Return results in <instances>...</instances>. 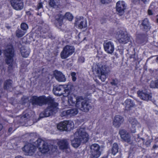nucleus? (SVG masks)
<instances>
[{
	"label": "nucleus",
	"instance_id": "nucleus-53",
	"mask_svg": "<svg viewBox=\"0 0 158 158\" xmlns=\"http://www.w3.org/2000/svg\"><path fill=\"white\" fill-rule=\"evenodd\" d=\"M157 111H156V114H157Z\"/></svg>",
	"mask_w": 158,
	"mask_h": 158
},
{
	"label": "nucleus",
	"instance_id": "nucleus-56",
	"mask_svg": "<svg viewBox=\"0 0 158 158\" xmlns=\"http://www.w3.org/2000/svg\"><path fill=\"white\" fill-rule=\"evenodd\" d=\"M151 6H152V5H151V6H150V8H149L150 9L151 8Z\"/></svg>",
	"mask_w": 158,
	"mask_h": 158
},
{
	"label": "nucleus",
	"instance_id": "nucleus-43",
	"mask_svg": "<svg viewBox=\"0 0 158 158\" xmlns=\"http://www.w3.org/2000/svg\"><path fill=\"white\" fill-rule=\"evenodd\" d=\"M140 0H132V2L136 4L137 2H139Z\"/></svg>",
	"mask_w": 158,
	"mask_h": 158
},
{
	"label": "nucleus",
	"instance_id": "nucleus-3",
	"mask_svg": "<svg viewBox=\"0 0 158 158\" xmlns=\"http://www.w3.org/2000/svg\"><path fill=\"white\" fill-rule=\"evenodd\" d=\"M30 102L33 106H40L47 104L48 102H52V98L51 97H46L44 95L32 96L30 100Z\"/></svg>",
	"mask_w": 158,
	"mask_h": 158
},
{
	"label": "nucleus",
	"instance_id": "nucleus-11",
	"mask_svg": "<svg viewBox=\"0 0 158 158\" xmlns=\"http://www.w3.org/2000/svg\"><path fill=\"white\" fill-rule=\"evenodd\" d=\"M117 38L118 42L122 44L127 43L130 40V38L127 35L121 31L117 32Z\"/></svg>",
	"mask_w": 158,
	"mask_h": 158
},
{
	"label": "nucleus",
	"instance_id": "nucleus-35",
	"mask_svg": "<svg viewBox=\"0 0 158 158\" xmlns=\"http://www.w3.org/2000/svg\"><path fill=\"white\" fill-rule=\"evenodd\" d=\"M20 27L23 31H25L26 32H27V30L28 28V25L25 23H22L21 24Z\"/></svg>",
	"mask_w": 158,
	"mask_h": 158
},
{
	"label": "nucleus",
	"instance_id": "nucleus-45",
	"mask_svg": "<svg viewBox=\"0 0 158 158\" xmlns=\"http://www.w3.org/2000/svg\"><path fill=\"white\" fill-rule=\"evenodd\" d=\"M101 2L103 4H104L106 2V1L105 0H100Z\"/></svg>",
	"mask_w": 158,
	"mask_h": 158
},
{
	"label": "nucleus",
	"instance_id": "nucleus-39",
	"mask_svg": "<svg viewBox=\"0 0 158 158\" xmlns=\"http://www.w3.org/2000/svg\"><path fill=\"white\" fill-rule=\"evenodd\" d=\"M78 61L80 63H82L84 62L85 59L84 57H81L79 58Z\"/></svg>",
	"mask_w": 158,
	"mask_h": 158
},
{
	"label": "nucleus",
	"instance_id": "nucleus-25",
	"mask_svg": "<svg viewBox=\"0 0 158 158\" xmlns=\"http://www.w3.org/2000/svg\"><path fill=\"white\" fill-rule=\"evenodd\" d=\"M58 144L60 149H64L68 147L69 143L67 139H62L58 142Z\"/></svg>",
	"mask_w": 158,
	"mask_h": 158
},
{
	"label": "nucleus",
	"instance_id": "nucleus-26",
	"mask_svg": "<svg viewBox=\"0 0 158 158\" xmlns=\"http://www.w3.org/2000/svg\"><path fill=\"white\" fill-rule=\"evenodd\" d=\"M20 52L23 57L27 58L29 55L30 50L27 47H22L21 48Z\"/></svg>",
	"mask_w": 158,
	"mask_h": 158
},
{
	"label": "nucleus",
	"instance_id": "nucleus-16",
	"mask_svg": "<svg viewBox=\"0 0 158 158\" xmlns=\"http://www.w3.org/2000/svg\"><path fill=\"white\" fill-rule=\"evenodd\" d=\"M34 114V112L29 109L23 112L21 118L22 120L26 122L32 119Z\"/></svg>",
	"mask_w": 158,
	"mask_h": 158
},
{
	"label": "nucleus",
	"instance_id": "nucleus-28",
	"mask_svg": "<svg viewBox=\"0 0 158 158\" xmlns=\"http://www.w3.org/2000/svg\"><path fill=\"white\" fill-rule=\"evenodd\" d=\"M125 108L127 110H130L135 105L133 102L130 99H127L125 101Z\"/></svg>",
	"mask_w": 158,
	"mask_h": 158
},
{
	"label": "nucleus",
	"instance_id": "nucleus-6",
	"mask_svg": "<svg viewBox=\"0 0 158 158\" xmlns=\"http://www.w3.org/2000/svg\"><path fill=\"white\" fill-rule=\"evenodd\" d=\"M5 54L6 57V63L7 64H10L8 68V70L11 72L10 70L12 69L11 64L13 61V57L14 55V51L12 46H9L5 49Z\"/></svg>",
	"mask_w": 158,
	"mask_h": 158
},
{
	"label": "nucleus",
	"instance_id": "nucleus-24",
	"mask_svg": "<svg viewBox=\"0 0 158 158\" xmlns=\"http://www.w3.org/2000/svg\"><path fill=\"white\" fill-rule=\"evenodd\" d=\"M55 77L59 82H64L66 79L64 75L60 71H56L54 73Z\"/></svg>",
	"mask_w": 158,
	"mask_h": 158
},
{
	"label": "nucleus",
	"instance_id": "nucleus-27",
	"mask_svg": "<svg viewBox=\"0 0 158 158\" xmlns=\"http://www.w3.org/2000/svg\"><path fill=\"white\" fill-rule=\"evenodd\" d=\"M76 22L80 29L85 28L87 26L86 20L85 19H77Z\"/></svg>",
	"mask_w": 158,
	"mask_h": 158
},
{
	"label": "nucleus",
	"instance_id": "nucleus-17",
	"mask_svg": "<svg viewBox=\"0 0 158 158\" xmlns=\"http://www.w3.org/2000/svg\"><path fill=\"white\" fill-rule=\"evenodd\" d=\"M53 92L55 95L59 96L62 95H64V94L66 92H68V93H69L67 89H64L61 85L54 87L53 89Z\"/></svg>",
	"mask_w": 158,
	"mask_h": 158
},
{
	"label": "nucleus",
	"instance_id": "nucleus-50",
	"mask_svg": "<svg viewBox=\"0 0 158 158\" xmlns=\"http://www.w3.org/2000/svg\"><path fill=\"white\" fill-rule=\"evenodd\" d=\"M40 14H41V13H40V14H39V13H37V15H40Z\"/></svg>",
	"mask_w": 158,
	"mask_h": 158
},
{
	"label": "nucleus",
	"instance_id": "nucleus-29",
	"mask_svg": "<svg viewBox=\"0 0 158 158\" xmlns=\"http://www.w3.org/2000/svg\"><path fill=\"white\" fill-rule=\"evenodd\" d=\"M49 4L51 7L56 8L59 4V0H49Z\"/></svg>",
	"mask_w": 158,
	"mask_h": 158
},
{
	"label": "nucleus",
	"instance_id": "nucleus-12",
	"mask_svg": "<svg viewBox=\"0 0 158 158\" xmlns=\"http://www.w3.org/2000/svg\"><path fill=\"white\" fill-rule=\"evenodd\" d=\"M104 48L107 53L112 54L114 50V45L111 41H105L103 43Z\"/></svg>",
	"mask_w": 158,
	"mask_h": 158
},
{
	"label": "nucleus",
	"instance_id": "nucleus-4",
	"mask_svg": "<svg viewBox=\"0 0 158 158\" xmlns=\"http://www.w3.org/2000/svg\"><path fill=\"white\" fill-rule=\"evenodd\" d=\"M52 102H48V106L40 114V118L48 117L53 114V113H56L58 109L57 103L54 102V100L52 98Z\"/></svg>",
	"mask_w": 158,
	"mask_h": 158
},
{
	"label": "nucleus",
	"instance_id": "nucleus-49",
	"mask_svg": "<svg viewBox=\"0 0 158 158\" xmlns=\"http://www.w3.org/2000/svg\"><path fill=\"white\" fill-rule=\"evenodd\" d=\"M15 158H23L22 156H17L15 157Z\"/></svg>",
	"mask_w": 158,
	"mask_h": 158
},
{
	"label": "nucleus",
	"instance_id": "nucleus-46",
	"mask_svg": "<svg viewBox=\"0 0 158 158\" xmlns=\"http://www.w3.org/2000/svg\"><path fill=\"white\" fill-rule=\"evenodd\" d=\"M158 147V146L156 145H154L153 146V148L154 149Z\"/></svg>",
	"mask_w": 158,
	"mask_h": 158
},
{
	"label": "nucleus",
	"instance_id": "nucleus-10",
	"mask_svg": "<svg viewBox=\"0 0 158 158\" xmlns=\"http://www.w3.org/2000/svg\"><path fill=\"white\" fill-rule=\"evenodd\" d=\"M137 94L138 96L143 100L146 101L152 100V94L146 89L139 90L137 91Z\"/></svg>",
	"mask_w": 158,
	"mask_h": 158
},
{
	"label": "nucleus",
	"instance_id": "nucleus-30",
	"mask_svg": "<svg viewBox=\"0 0 158 158\" xmlns=\"http://www.w3.org/2000/svg\"><path fill=\"white\" fill-rule=\"evenodd\" d=\"M12 81L10 80H6L4 83V88L5 89H8L12 87Z\"/></svg>",
	"mask_w": 158,
	"mask_h": 158
},
{
	"label": "nucleus",
	"instance_id": "nucleus-31",
	"mask_svg": "<svg viewBox=\"0 0 158 158\" xmlns=\"http://www.w3.org/2000/svg\"><path fill=\"white\" fill-rule=\"evenodd\" d=\"M118 146L116 143H114L113 145L112 148L111 149L112 153L114 155L118 152Z\"/></svg>",
	"mask_w": 158,
	"mask_h": 158
},
{
	"label": "nucleus",
	"instance_id": "nucleus-1",
	"mask_svg": "<svg viewBox=\"0 0 158 158\" xmlns=\"http://www.w3.org/2000/svg\"><path fill=\"white\" fill-rule=\"evenodd\" d=\"M111 63L109 62L98 63L93 66L92 69L94 74L99 75L101 74L100 78L104 82L106 78V74L110 69Z\"/></svg>",
	"mask_w": 158,
	"mask_h": 158
},
{
	"label": "nucleus",
	"instance_id": "nucleus-55",
	"mask_svg": "<svg viewBox=\"0 0 158 158\" xmlns=\"http://www.w3.org/2000/svg\"><path fill=\"white\" fill-rule=\"evenodd\" d=\"M157 21L158 23V19H157Z\"/></svg>",
	"mask_w": 158,
	"mask_h": 158
},
{
	"label": "nucleus",
	"instance_id": "nucleus-47",
	"mask_svg": "<svg viewBox=\"0 0 158 158\" xmlns=\"http://www.w3.org/2000/svg\"><path fill=\"white\" fill-rule=\"evenodd\" d=\"M2 128V125L0 123V131L1 130Z\"/></svg>",
	"mask_w": 158,
	"mask_h": 158
},
{
	"label": "nucleus",
	"instance_id": "nucleus-41",
	"mask_svg": "<svg viewBox=\"0 0 158 158\" xmlns=\"http://www.w3.org/2000/svg\"><path fill=\"white\" fill-rule=\"evenodd\" d=\"M148 14L149 15H153V13H152V11L150 9H149L148 10Z\"/></svg>",
	"mask_w": 158,
	"mask_h": 158
},
{
	"label": "nucleus",
	"instance_id": "nucleus-8",
	"mask_svg": "<svg viewBox=\"0 0 158 158\" xmlns=\"http://www.w3.org/2000/svg\"><path fill=\"white\" fill-rule=\"evenodd\" d=\"M36 146L39 147V151L45 153L50 150V147L47 143L41 139H38L35 143Z\"/></svg>",
	"mask_w": 158,
	"mask_h": 158
},
{
	"label": "nucleus",
	"instance_id": "nucleus-42",
	"mask_svg": "<svg viewBox=\"0 0 158 158\" xmlns=\"http://www.w3.org/2000/svg\"><path fill=\"white\" fill-rule=\"evenodd\" d=\"M150 143L151 142L150 141H147L145 143V144L148 146H149Z\"/></svg>",
	"mask_w": 158,
	"mask_h": 158
},
{
	"label": "nucleus",
	"instance_id": "nucleus-15",
	"mask_svg": "<svg viewBox=\"0 0 158 158\" xmlns=\"http://www.w3.org/2000/svg\"><path fill=\"white\" fill-rule=\"evenodd\" d=\"M72 122L69 121H64L59 123L57 126V128L60 130L67 131L71 128Z\"/></svg>",
	"mask_w": 158,
	"mask_h": 158
},
{
	"label": "nucleus",
	"instance_id": "nucleus-22",
	"mask_svg": "<svg viewBox=\"0 0 158 158\" xmlns=\"http://www.w3.org/2000/svg\"><path fill=\"white\" fill-rule=\"evenodd\" d=\"M140 26L143 30L146 31L149 30L151 28L150 22L147 18H145L142 20Z\"/></svg>",
	"mask_w": 158,
	"mask_h": 158
},
{
	"label": "nucleus",
	"instance_id": "nucleus-32",
	"mask_svg": "<svg viewBox=\"0 0 158 158\" xmlns=\"http://www.w3.org/2000/svg\"><path fill=\"white\" fill-rule=\"evenodd\" d=\"M77 98H73L71 97H69L68 100V102L70 106H73V105H76L75 102H76Z\"/></svg>",
	"mask_w": 158,
	"mask_h": 158
},
{
	"label": "nucleus",
	"instance_id": "nucleus-36",
	"mask_svg": "<svg viewBox=\"0 0 158 158\" xmlns=\"http://www.w3.org/2000/svg\"><path fill=\"white\" fill-rule=\"evenodd\" d=\"M157 80L155 81H152L150 84V86L151 88H155L158 87V85L156 83Z\"/></svg>",
	"mask_w": 158,
	"mask_h": 158
},
{
	"label": "nucleus",
	"instance_id": "nucleus-9",
	"mask_svg": "<svg viewBox=\"0 0 158 158\" xmlns=\"http://www.w3.org/2000/svg\"><path fill=\"white\" fill-rule=\"evenodd\" d=\"M74 52L73 46L66 45L64 47L60 53V57L62 59H65L71 56Z\"/></svg>",
	"mask_w": 158,
	"mask_h": 158
},
{
	"label": "nucleus",
	"instance_id": "nucleus-54",
	"mask_svg": "<svg viewBox=\"0 0 158 158\" xmlns=\"http://www.w3.org/2000/svg\"><path fill=\"white\" fill-rule=\"evenodd\" d=\"M2 83L1 82H0V86L1 85Z\"/></svg>",
	"mask_w": 158,
	"mask_h": 158
},
{
	"label": "nucleus",
	"instance_id": "nucleus-44",
	"mask_svg": "<svg viewBox=\"0 0 158 158\" xmlns=\"http://www.w3.org/2000/svg\"><path fill=\"white\" fill-rule=\"evenodd\" d=\"M111 84L112 85H117V83L115 82L114 81H113L112 82H111Z\"/></svg>",
	"mask_w": 158,
	"mask_h": 158
},
{
	"label": "nucleus",
	"instance_id": "nucleus-20",
	"mask_svg": "<svg viewBox=\"0 0 158 158\" xmlns=\"http://www.w3.org/2000/svg\"><path fill=\"white\" fill-rule=\"evenodd\" d=\"M119 133L121 139L123 141L129 143H131V136L129 133L125 130H120L119 131Z\"/></svg>",
	"mask_w": 158,
	"mask_h": 158
},
{
	"label": "nucleus",
	"instance_id": "nucleus-19",
	"mask_svg": "<svg viewBox=\"0 0 158 158\" xmlns=\"http://www.w3.org/2000/svg\"><path fill=\"white\" fill-rule=\"evenodd\" d=\"M129 122L131 125V131L132 133H135L136 131V129L141 127V125L137 120L134 118H131Z\"/></svg>",
	"mask_w": 158,
	"mask_h": 158
},
{
	"label": "nucleus",
	"instance_id": "nucleus-18",
	"mask_svg": "<svg viewBox=\"0 0 158 158\" xmlns=\"http://www.w3.org/2000/svg\"><path fill=\"white\" fill-rule=\"evenodd\" d=\"M126 7V4L123 1H119L116 3V10L120 15H122L124 14V10Z\"/></svg>",
	"mask_w": 158,
	"mask_h": 158
},
{
	"label": "nucleus",
	"instance_id": "nucleus-13",
	"mask_svg": "<svg viewBox=\"0 0 158 158\" xmlns=\"http://www.w3.org/2000/svg\"><path fill=\"white\" fill-rule=\"evenodd\" d=\"M22 149L27 155L32 156L35 152L36 148L33 144L28 143L25 145Z\"/></svg>",
	"mask_w": 158,
	"mask_h": 158
},
{
	"label": "nucleus",
	"instance_id": "nucleus-57",
	"mask_svg": "<svg viewBox=\"0 0 158 158\" xmlns=\"http://www.w3.org/2000/svg\"><path fill=\"white\" fill-rule=\"evenodd\" d=\"M143 140V138L142 139Z\"/></svg>",
	"mask_w": 158,
	"mask_h": 158
},
{
	"label": "nucleus",
	"instance_id": "nucleus-21",
	"mask_svg": "<svg viewBox=\"0 0 158 158\" xmlns=\"http://www.w3.org/2000/svg\"><path fill=\"white\" fill-rule=\"evenodd\" d=\"M10 2L13 8L16 10H20L23 7V4L21 0H10Z\"/></svg>",
	"mask_w": 158,
	"mask_h": 158
},
{
	"label": "nucleus",
	"instance_id": "nucleus-37",
	"mask_svg": "<svg viewBox=\"0 0 158 158\" xmlns=\"http://www.w3.org/2000/svg\"><path fill=\"white\" fill-rule=\"evenodd\" d=\"M69 115V113L68 111V110L63 111L62 112L61 114V116H64L66 115Z\"/></svg>",
	"mask_w": 158,
	"mask_h": 158
},
{
	"label": "nucleus",
	"instance_id": "nucleus-33",
	"mask_svg": "<svg viewBox=\"0 0 158 158\" xmlns=\"http://www.w3.org/2000/svg\"><path fill=\"white\" fill-rule=\"evenodd\" d=\"M25 33V31H22L20 29H18L16 31V35L18 38L22 37Z\"/></svg>",
	"mask_w": 158,
	"mask_h": 158
},
{
	"label": "nucleus",
	"instance_id": "nucleus-5",
	"mask_svg": "<svg viewBox=\"0 0 158 158\" xmlns=\"http://www.w3.org/2000/svg\"><path fill=\"white\" fill-rule=\"evenodd\" d=\"M76 107L84 112H88L92 108L89 102L81 97H77L76 100Z\"/></svg>",
	"mask_w": 158,
	"mask_h": 158
},
{
	"label": "nucleus",
	"instance_id": "nucleus-2",
	"mask_svg": "<svg viewBox=\"0 0 158 158\" xmlns=\"http://www.w3.org/2000/svg\"><path fill=\"white\" fill-rule=\"evenodd\" d=\"M75 138L71 140V144L74 148L78 147L81 143L86 142L89 137L85 129L81 128L77 130L74 134Z\"/></svg>",
	"mask_w": 158,
	"mask_h": 158
},
{
	"label": "nucleus",
	"instance_id": "nucleus-34",
	"mask_svg": "<svg viewBox=\"0 0 158 158\" xmlns=\"http://www.w3.org/2000/svg\"><path fill=\"white\" fill-rule=\"evenodd\" d=\"M69 115H74L77 114L78 110L76 108L69 109L68 110Z\"/></svg>",
	"mask_w": 158,
	"mask_h": 158
},
{
	"label": "nucleus",
	"instance_id": "nucleus-48",
	"mask_svg": "<svg viewBox=\"0 0 158 158\" xmlns=\"http://www.w3.org/2000/svg\"><path fill=\"white\" fill-rule=\"evenodd\" d=\"M12 128H10L8 130V131L9 132H10L11 131H12Z\"/></svg>",
	"mask_w": 158,
	"mask_h": 158
},
{
	"label": "nucleus",
	"instance_id": "nucleus-14",
	"mask_svg": "<svg viewBox=\"0 0 158 158\" xmlns=\"http://www.w3.org/2000/svg\"><path fill=\"white\" fill-rule=\"evenodd\" d=\"M90 152L93 158H97L98 157L100 154V152L99 151L100 146L97 144H94L90 147Z\"/></svg>",
	"mask_w": 158,
	"mask_h": 158
},
{
	"label": "nucleus",
	"instance_id": "nucleus-7",
	"mask_svg": "<svg viewBox=\"0 0 158 158\" xmlns=\"http://www.w3.org/2000/svg\"><path fill=\"white\" fill-rule=\"evenodd\" d=\"M65 19L69 21H71L73 19L72 15L69 12L66 13L64 16L61 15H58L56 16L55 24L56 26L59 27L63 24V19Z\"/></svg>",
	"mask_w": 158,
	"mask_h": 158
},
{
	"label": "nucleus",
	"instance_id": "nucleus-51",
	"mask_svg": "<svg viewBox=\"0 0 158 158\" xmlns=\"http://www.w3.org/2000/svg\"><path fill=\"white\" fill-rule=\"evenodd\" d=\"M156 83L158 85V79L157 80V82Z\"/></svg>",
	"mask_w": 158,
	"mask_h": 158
},
{
	"label": "nucleus",
	"instance_id": "nucleus-38",
	"mask_svg": "<svg viewBox=\"0 0 158 158\" xmlns=\"http://www.w3.org/2000/svg\"><path fill=\"white\" fill-rule=\"evenodd\" d=\"M76 75V73L75 72H73L71 73V75L73 81H75L76 80V78L75 77Z\"/></svg>",
	"mask_w": 158,
	"mask_h": 158
},
{
	"label": "nucleus",
	"instance_id": "nucleus-23",
	"mask_svg": "<svg viewBox=\"0 0 158 158\" xmlns=\"http://www.w3.org/2000/svg\"><path fill=\"white\" fill-rule=\"evenodd\" d=\"M124 120L122 116L117 115L115 116L114 119L113 124L116 127H118L122 124Z\"/></svg>",
	"mask_w": 158,
	"mask_h": 158
},
{
	"label": "nucleus",
	"instance_id": "nucleus-40",
	"mask_svg": "<svg viewBox=\"0 0 158 158\" xmlns=\"http://www.w3.org/2000/svg\"><path fill=\"white\" fill-rule=\"evenodd\" d=\"M42 7V3H40L37 6V9L39 10Z\"/></svg>",
	"mask_w": 158,
	"mask_h": 158
},
{
	"label": "nucleus",
	"instance_id": "nucleus-52",
	"mask_svg": "<svg viewBox=\"0 0 158 158\" xmlns=\"http://www.w3.org/2000/svg\"><path fill=\"white\" fill-rule=\"evenodd\" d=\"M54 148L56 149V148H57V147L56 146H55L54 147Z\"/></svg>",
	"mask_w": 158,
	"mask_h": 158
}]
</instances>
